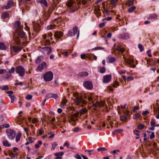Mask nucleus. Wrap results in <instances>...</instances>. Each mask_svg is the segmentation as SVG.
I'll use <instances>...</instances> for the list:
<instances>
[{"label":"nucleus","instance_id":"1","mask_svg":"<svg viewBox=\"0 0 159 159\" xmlns=\"http://www.w3.org/2000/svg\"><path fill=\"white\" fill-rule=\"evenodd\" d=\"M14 28L16 30V32L18 33V35L21 38H24L25 35V33L23 31V26L20 25V21H16L14 25Z\"/></svg>","mask_w":159,"mask_h":159},{"label":"nucleus","instance_id":"2","mask_svg":"<svg viewBox=\"0 0 159 159\" xmlns=\"http://www.w3.org/2000/svg\"><path fill=\"white\" fill-rule=\"evenodd\" d=\"M74 96L76 97V98L73 99L74 102L77 105H80L82 107H83L84 105L87 103V102L84 100L82 99L81 97L79 96L77 93H74Z\"/></svg>","mask_w":159,"mask_h":159},{"label":"nucleus","instance_id":"3","mask_svg":"<svg viewBox=\"0 0 159 159\" xmlns=\"http://www.w3.org/2000/svg\"><path fill=\"white\" fill-rule=\"evenodd\" d=\"M6 132L8 138L11 140H13L16 136L15 131L13 129H7L6 130Z\"/></svg>","mask_w":159,"mask_h":159},{"label":"nucleus","instance_id":"4","mask_svg":"<svg viewBox=\"0 0 159 159\" xmlns=\"http://www.w3.org/2000/svg\"><path fill=\"white\" fill-rule=\"evenodd\" d=\"M16 72L20 76H23L24 75L25 70L23 66H20L16 67Z\"/></svg>","mask_w":159,"mask_h":159},{"label":"nucleus","instance_id":"5","mask_svg":"<svg viewBox=\"0 0 159 159\" xmlns=\"http://www.w3.org/2000/svg\"><path fill=\"white\" fill-rule=\"evenodd\" d=\"M53 77V74L52 72L48 71L46 72L43 75V79L45 81H51Z\"/></svg>","mask_w":159,"mask_h":159},{"label":"nucleus","instance_id":"6","mask_svg":"<svg viewBox=\"0 0 159 159\" xmlns=\"http://www.w3.org/2000/svg\"><path fill=\"white\" fill-rule=\"evenodd\" d=\"M41 51L44 54H47L48 55L51 52L52 49L50 47H45L42 48L41 49Z\"/></svg>","mask_w":159,"mask_h":159},{"label":"nucleus","instance_id":"7","mask_svg":"<svg viewBox=\"0 0 159 159\" xmlns=\"http://www.w3.org/2000/svg\"><path fill=\"white\" fill-rule=\"evenodd\" d=\"M83 85L85 88L88 89H91L93 87L92 83L89 81L84 82Z\"/></svg>","mask_w":159,"mask_h":159},{"label":"nucleus","instance_id":"8","mask_svg":"<svg viewBox=\"0 0 159 159\" xmlns=\"http://www.w3.org/2000/svg\"><path fill=\"white\" fill-rule=\"evenodd\" d=\"M46 67V63L45 61L43 62L40 65H39L37 68L36 70L38 71H42Z\"/></svg>","mask_w":159,"mask_h":159},{"label":"nucleus","instance_id":"9","mask_svg":"<svg viewBox=\"0 0 159 159\" xmlns=\"http://www.w3.org/2000/svg\"><path fill=\"white\" fill-rule=\"evenodd\" d=\"M111 79V76L110 75H106L103 76V82L104 83H107L110 81Z\"/></svg>","mask_w":159,"mask_h":159},{"label":"nucleus","instance_id":"10","mask_svg":"<svg viewBox=\"0 0 159 159\" xmlns=\"http://www.w3.org/2000/svg\"><path fill=\"white\" fill-rule=\"evenodd\" d=\"M63 35V33L60 31H55L54 32V36L56 39H60Z\"/></svg>","mask_w":159,"mask_h":159},{"label":"nucleus","instance_id":"11","mask_svg":"<svg viewBox=\"0 0 159 159\" xmlns=\"http://www.w3.org/2000/svg\"><path fill=\"white\" fill-rule=\"evenodd\" d=\"M13 4V1L11 0H9L7 3L6 5H4L2 7V8L3 9H8L11 7Z\"/></svg>","mask_w":159,"mask_h":159},{"label":"nucleus","instance_id":"12","mask_svg":"<svg viewBox=\"0 0 159 159\" xmlns=\"http://www.w3.org/2000/svg\"><path fill=\"white\" fill-rule=\"evenodd\" d=\"M119 38L124 39H128L129 38V35L128 33H125L120 34Z\"/></svg>","mask_w":159,"mask_h":159},{"label":"nucleus","instance_id":"13","mask_svg":"<svg viewBox=\"0 0 159 159\" xmlns=\"http://www.w3.org/2000/svg\"><path fill=\"white\" fill-rule=\"evenodd\" d=\"M125 62L126 65H129L130 66L134 63V60L132 59H126L125 57H124Z\"/></svg>","mask_w":159,"mask_h":159},{"label":"nucleus","instance_id":"14","mask_svg":"<svg viewBox=\"0 0 159 159\" xmlns=\"http://www.w3.org/2000/svg\"><path fill=\"white\" fill-rule=\"evenodd\" d=\"M58 95L57 94L48 93L46 96V98L47 99L50 98H53L56 99Z\"/></svg>","mask_w":159,"mask_h":159},{"label":"nucleus","instance_id":"15","mask_svg":"<svg viewBox=\"0 0 159 159\" xmlns=\"http://www.w3.org/2000/svg\"><path fill=\"white\" fill-rule=\"evenodd\" d=\"M116 61V58L114 57L109 56L107 58V61L108 63H113Z\"/></svg>","mask_w":159,"mask_h":159},{"label":"nucleus","instance_id":"16","mask_svg":"<svg viewBox=\"0 0 159 159\" xmlns=\"http://www.w3.org/2000/svg\"><path fill=\"white\" fill-rule=\"evenodd\" d=\"M78 28L76 26H75L73 28V34H74V35L77 33L78 32L77 35V38L78 39L79 36L80 31H78Z\"/></svg>","mask_w":159,"mask_h":159},{"label":"nucleus","instance_id":"17","mask_svg":"<svg viewBox=\"0 0 159 159\" xmlns=\"http://www.w3.org/2000/svg\"><path fill=\"white\" fill-rule=\"evenodd\" d=\"M34 29L36 31L39 30L40 28V25L37 23L34 22L33 24Z\"/></svg>","mask_w":159,"mask_h":159},{"label":"nucleus","instance_id":"18","mask_svg":"<svg viewBox=\"0 0 159 159\" xmlns=\"http://www.w3.org/2000/svg\"><path fill=\"white\" fill-rule=\"evenodd\" d=\"M88 73L87 72L84 71L80 73L79 75L81 77H84L87 76L88 75Z\"/></svg>","mask_w":159,"mask_h":159},{"label":"nucleus","instance_id":"19","mask_svg":"<svg viewBox=\"0 0 159 159\" xmlns=\"http://www.w3.org/2000/svg\"><path fill=\"white\" fill-rule=\"evenodd\" d=\"M37 2L43 4L45 7H47L48 4L46 0H38L37 1Z\"/></svg>","mask_w":159,"mask_h":159},{"label":"nucleus","instance_id":"20","mask_svg":"<svg viewBox=\"0 0 159 159\" xmlns=\"http://www.w3.org/2000/svg\"><path fill=\"white\" fill-rule=\"evenodd\" d=\"M3 145L6 147H9L11 146V144L9 143V141L7 140H5L2 142Z\"/></svg>","mask_w":159,"mask_h":159},{"label":"nucleus","instance_id":"21","mask_svg":"<svg viewBox=\"0 0 159 159\" xmlns=\"http://www.w3.org/2000/svg\"><path fill=\"white\" fill-rule=\"evenodd\" d=\"M66 100L63 99L62 100L61 104V107L62 108H64L66 105Z\"/></svg>","mask_w":159,"mask_h":159},{"label":"nucleus","instance_id":"22","mask_svg":"<svg viewBox=\"0 0 159 159\" xmlns=\"http://www.w3.org/2000/svg\"><path fill=\"white\" fill-rule=\"evenodd\" d=\"M12 48L14 51L15 52H19L22 49V48L21 47H17L16 46H13Z\"/></svg>","mask_w":159,"mask_h":159},{"label":"nucleus","instance_id":"23","mask_svg":"<svg viewBox=\"0 0 159 159\" xmlns=\"http://www.w3.org/2000/svg\"><path fill=\"white\" fill-rule=\"evenodd\" d=\"M19 37L21 38L20 36L18 35V36H16L14 38L15 41L18 44H20V41Z\"/></svg>","mask_w":159,"mask_h":159},{"label":"nucleus","instance_id":"24","mask_svg":"<svg viewBox=\"0 0 159 159\" xmlns=\"http://www.w3.org/2000/svg\"><path fill=\"white\" fill-rule=\"evenodd\" d=\"M7 49L6 46L3 42H0V49L1 50H5Z\"/></svg>","mask_w":159,"mask_h":159},{"label":"nucleus","instance_id":"25","mask_svg":"<svg viewBox=\"0 0 159 159\" xmlns=\"http://www.w3.org/2000/svg\"><path fill=\"white\" fill-rule=\"evenodd\" d=\"M43 59V57L42 56H39L36 59L35 62L36 64H39L40 63Z\"/></svg>","mask_w":159,"mask_h":159},{"label":"nucleus","instance_id":"26","mask_svg":"<svg viewBox=\"0 0 159 159\" xmlns=\"http://www.w3.org/2000/svg\"><path fill=\"white\" fill-rule=\"evenodd\" d=\"M21 136V134L20 133H18L17 134L16 139V142H18L20 140Z\"/></svg>","mask_w":159,"mask_h":159},{"label":"nucleus","instance_id":"27","mask_svg":"<svg viewBox=\"0 0 159 159\" xmlns=\"http://www.w3.org/2000/svg\"><path fill=\"white\" fill-rule=\"evenodd\" d=\"M123 131V130L122 129H118L114 131L112 133L113 134L115 135L116 134H117L120 133Z\"/></svg>","mask_w":159,"mask_h":159},{"label":"nucleus","instance_id":"28","mask_svg":"<svg viewBox=\"0 0 159 159\" xmlns=\"http://www.w3.org/2000/svg\"><path fill=\"white\" fill-rule=\"evenodd\" d=\"M86 152H89V155H92L93 153H95V151L93 149L92 150H87L85 151Z\"/></svg>","mask_w":159,"mask_h":159},{"label":"nucleus","instance_id":"29","mask_svg":"<svg viewBox=\"0 0 159 159\" xmlns=\"http://www.w3.org/2000/svg\"><path fill=\"white\" fill-rule=\"evenodd\" d=\"M73 4V1L72 0H70L66 3V5L68 7H71L72 6Z\"/></svg>","mask_w":159,"mask_h":159},{"label":"nucleus","instance_id":"30","mask_svg":"<svg viewBox=\"0 0 159 159\" xmlns=\"http://www.w3.org/2000/svg\"><path fill=\"white\" fill-rule=\"evenodd\" d=\"M55 25H48L47 26V30H51L53 29H54L55 28Z\"/></svg>","mask_w":159,"mask_h":159},{"label":"nucleus","instance_id":"31","mask_svg":"<svg viewBox=\"0 0 159 159\" xmlns=\"http://www.w3.org/2000/svg\"><path fill=\"white\" fill-rule=\"evenodd\" d=\"M157 17V16L156 14H152L150 15L148 17V19L150 20H153L156 18Z\"/></svg>","mask_w":159,"mask_h":159},{"label":"nucleus","instance_id":"32","mask_svg":"<svg viewBox=\"0 0 159 159\" xmlns=\"http://www.w3.org/2000/svg\"><path fill=\"white\" fill-rule=\"evenodd\" d=\"M57 145V143L56 142H53L52 143V147L51 148V150L53 151L55 149V148Z\"/></svg>","mask_w":159,"mask_h":159},{"label":"nucleus","instance_id":"33","mask_svg":"<svg viewBox=\"0 0 159 159\" xmlns=\"http://www.w3.org/2000/svg\"><path fill=\"white\" fill-rule=\"evenodd\" d=\"M9 96L11 99V102H13L16 99V97L13 95H9Z\"/></svg>","mask_w":159,"mask_h":159},{"label":"nucleus","instance_id":"34","mask_svg":"<svg viewBox=\"0 0 159 159\" xmlns=\"http://www.w3.org/2000/svg\"><path fill=\"white\" fill-rule=\"evenodd\" d=\"M115 48L118 51L122 53L124 51V49L122 48H121L119 46H117L116 48V47H115Z\"/></svg>","mask_w":159,"mask_h":159},{"label":"nucleus","instance_id":"35","mask_svg":"<svg viewBox=\"0 0 159 159\" xmlns=\"http://www.w3.org/2000/svg\"><path fill=\"white\" fill-rule=\"evenodd\" d=\"M8 16L9 14L7 12H4L2 14L1 18L4 19L8 17Z\"/></svg>","mask_w":159,"mask_h":159},{"label":"nucleus","instance_id":"36","mask_svg":"<svg viewBox=\"0 0 159 159\" xmlns=\"http://www.w3.org/2000/svg\"><path fill=\"white\" fill-rule=\"evenodd\" d=\"M64 154V153L63 152H61L55 153L54 155L57 156V157H60V156L61 157V156L63 155Z\"/></svg>","mask_w":159,"mask_h":159},{"label":"nucleus","instance_id":"37","mask_svg":"<svg viewBox=\"0 0 159 159\" xmlns=\"http://www.w3.org/2000/svg\"><path fill=\"white\" fill-rule=\"evenodd\" d=\"M99 104V102H97L96 103H93L92 104V106L95 107H100V105Z\"/></svg>","mask_w":159,"mask_h":159},{"label":"nucleus","instance_id":"38","mask_svg":"<svg viewBox=\"0 0 159 159\" xmlns=\"http://www.w3.org/2000/svg\"><path fill=\"white\" fill-rule=\"evenodd\" d=\"M28 139L29 142L31 143H32L34 142L35 140V138L34 137H28Z\"/></svg>","mask_w":159,"mask_h":159},{"label":"nucleus","instance_id":"39","mask_svg":"<svg viewBox=\"0 0 159 159\" xmlns=\"http://www.w3.org/2000/svg\"><path fill=\"white\" fill-rule=\"evenodd\" d=\"M135 8L136 7L135 6H132L129 9L128 11L129 12L131 13L135 9Z\"/></svg>","mask_w":159,"mask_h":159},{"label":"nucleus","instance_id":"40","mask_svg":"<svg viewBox=\"0 0 159 159\" xmlns=\"http://www.w3.org/2000/svg\"><path fill=\"white\" fill-rule=\"evenodd\" d=\"M10 125L8 124H3L0 126L1 128H8L9 127Z\"/></svg>","mask_w":159,"mask_h":159},{"label":"nucleus","instance_id":"41","mask_svg":"<svg viewBox=\"0 0 159 159\" xmlns=\"http://www.w3.org/2000/svg\"><path fill=\"white\" fill-rule=\"evenodd\" d=\"M87 111L88 110L86 108H84L80 110L79 112L81 114H82L84 113L87 112Z\"/></svg>","mask_w":159,"mask_h":159},{"label":"nucleus","instance_id":"42","mask_svg":"<svg viewBox=\"0 0 159 159\" xmlns=\"http://www.w3.org/2000/svg\"><path fill=\"white\" fill-rule=\"evenodd\" d=\"M38 143L36 144L35 145V147L36 148H39L40 147V145L42 144V142L41 141H39L38 142Z\"/></svg>","mask_w":159,"mask_h":159},{"label":"nucleus","instance_id":"43","mask_svg":"<svg viewBox=\"0 0 159 159\" xmlns=\"http://www.w3.org/2000/svg\"><path fill=\"white\" fill-rule=\"evenodd\" d=\"M107 150V148L105 147H100L98 148L97 150L98 151H105Z\"/></svg>","mask_w":159,"mask_h":159},{"label":"nucleus","instance_id":"44","mask_svg":"<svg viewBox=\"0 0 159 159\" xmlns=\"http://www.w3.org/2000/svg\"><path fill=\"white\" fill-rule=\"evenodd\" d=\"M144 127V125H143V124H140L138 126L137 128L141 130V129H143Z\"/></svg>","mask_w":159,"mask_h":159},{"label":"nucleus","instance_id":"45","mask_svg":"<svg viewBox=\"0 0 159 159\" xmlns=\"http://www.w3.org/2000/svg\"><path fill=\"white\" fill-rule=\"evenodd\" d=\"M15 68L12 67L9 70V73L10 74L13 73L15 72Z\"/></svg>","mask_w":159,"mask_h":159},{"label":"nucleus","instance_id":"46","mask_svg":"<svg viewBox=\"0 0 159 159\" xmlns=\"http://www.w3.org/2000/svg\"><path fill=\"white\" fill-rule=\"evenodd\" d=\"M106 71V68L104 67H103L100 69V72L101 73H104Z\"/></svg>","mask_w":159,"mask_h":159},{"label":"nucleus","instance_id":"47","mask_svg":"<svg viewBox=\"0 0 159 159\" xmlns=\"http://www.w3.org/2000/svg\"><path fill=\"white\" fill-rule=\"evenodd\" d=\"M134 2L133 0H129L127 2V4L129 6H131L133 5Z\"/></svg>","mask_w":159,"mask_h":159},{"label":"nucleus","instance_id":"48","mask_svg":"<svg viewBox=\"0 0 159 159\" xmlns=\"http://www.w3.org/2000/svg\"><path fill=\"white\" fill-rule=\"evenodd\" d=\"M127 118V117L125 116H120V120L121 121L125 120Z\"/></svg>","mask_w":159,"mask_h":159},{"label":"nucleus","instance_id":"49","mask_svg":"<svg viewBox=\"0 0 159 159\" xmlns=\"http://www.w3.org/2000/svg\"><path fill=\"white\" fill-rule=\"evenodd\" d=\"M138 47L139 49H140V52H142L143 50V48L142 45L140 44H139L138 45Z\"/></svg>","mask_w":159,"mask_h":159},{"label":"nucleus","instance_id":"50","mask_svg":"<svg viewBox=\"0 0 159 159\" xmlns=\"http://www.w3.org/2000/svg\"><path fill=\"white\" fill-rule=\"evenodd\" d=\"M25 27L26 28V29L28 30L29 34H31V33H30V27L27 26L26 23H25Z\"/></svg>","mask_w":159,"mask_h":159},{"label":"nucleus","instance_id":"51","mask_svg":"<svg viewBox=\"0 0 159 159\" xmlns=\"http://www.w3.org/2000/svg\"><path fill=\"white\" fill-rule=\"evenodd\" d=\"M134 79V77L132 76H128L126 78V80L130 81L133 80Z\"/></svg>","mask_w":159,"mask_h":159},{"label":"nucleus","instance_id":"52","mask_svg":"<svg viewBox=\"0 0 159 159\" xmlns=\"http://www.w3.org/2000/svg\"><path fill=\"white\" fill-rule=\"evenodd\" d=\"M67 35L69 36H74V34L71 31H69L68 32Z\"/></svg>","mask_w":159,"mask_h":159},{"label":"nucleus","instance_id":"53","mask_svg":"<svg viewBox=\"0 0 159 159\" xmlns=\"http://www.w3.org/2000/svg\"><path fill=\"white\" fill-rule=\"evenodd\" d=\"M104 48L100 47H97L91 49V50H97L103 49Z\"/></svg>","mask_w":159,"mask_h":159},{"label":"nucleus","instance_id":"54","mask_svg":"<svg viewBox=\"0 0 159 159\" xmlns=\"http://www.w3.org/2000/svg\"><path fill=\"white\" fill-rule=\"evenodd\" d=\"M117 0H111V3L112 5H115L117 3Z\"/></svg>","mask_w":159,"mask_h":159},{"label":"nucleus","instance_id":"55","mask_svg":"<svg viewBox=\"0 0 159 159\" xmlns=\"http://www.w3.org/2000/svg\"><path fill=\"white\" fill-rule=\"evenodd\" d=\"M52 38L51 37V38H50V39H45V43H46L47 44H48V43H50V41L51 40H52Z\"/></svg>","mask_w":159,"mask_h":159},{"label":"nucleus","instance_id":"56","mask_svg":"<svg viewBox=\"0 0 159 159\" xmlns=\"http://www.w3.org/2000/svg\"><path fill=\"white\" fill-rule=\"evenodd\" d=\"M2 89L4 90H8L9 89L7 85L2 86Z\"/></svg>","mask_w":159,"mask_h":159},{"label":"nucleus","instance_id":"57","mask_svg":"<svg viewBox=\"0 0 159 159\" xmlns=\"http://www.w3.org/2000/svg\"><path fill=\"white\" fill-rule=\"evenodd\" d=\"M155 135L154 132H152L150 136V139H152L155 137Z\"/></svg>","mask_w":159,"mask_h":159},{"label":"nucleus","instance_id":"58","mask_svg":"<svg viewBox=\"0 0 159 159\" xmlns=\"http://www.w3.org/2000/svg\"><path fill=\"white\" fill-rule=\"evenodd\" d=\"M32 96L30 95H28L25 97L27 100H30L32 99Z\"/></svg>","mask_w":159,"mask_h":159},{"label":"nucleus","instance_id":"59","mask_svg":"<svg viewBox=\"0 0 159 159\" xmlns=\"http://www.w3.org/2000/svg\"><path fill=\"white\" fill-rule=\"evenodd\" d=\"M134 133L137 136H139V134L138 133L139 131L138 130H135L134 131Z\"/></svg>","mask_w":159,"mask_h":159},{"label":"nucleus","instance_id":"60","mask_svg":"<svg viewBox=\"0 0 159 159\" xmlns=\"http://www.w3.org/2000/svg\"><path fill=\"white\" fill-rule=\"evenodd\" d=\"M78 10V8H75V9H73L72 10H71L69 11V12L70 13H73L75 12V11H77Z\"/></svg>","mask_w":159,"mask_h":159},{"label":"nucleus","instance_id":"61","mask_svg":"<svg viewBox=\"0 0 159 159\" xmlns=\"http://www.w3.org/2000/svg\"><path fill=\"white\" fill-rule=\"evenodd\" d=\"M151 125L152 126H154L155 125V122L154 120H152L150 122Z\"/></svg>","mask_w":159,"mask_h":159},{"label":"nucleus","instance_id":"62","mask_svg":"<svg viewBox=\"0 0 159 159\" xmlns=\"http://www.w3.org/2000/svg\"><path fill=\"white\" fill-rule=\"evenodd\" d=\"M7 71L6 70L3 69H1L0 70V74H2L4 73H5Z\"/></svg>","mask_w":159,"mask_h":159},{"label":"nucleus","instance_id":"63","mask_svg":"<svg viewBox=\"0 0 159 159\" xmlns=\"http://www.w3.org/2000/svg\"><path fill=\"white\" fill-rule=\"evenodd\" d=\"M81 58L82 59H84L86 58V56L85 54H81L80 56Z\"/></svg>","mask_w":159,"mask_h":159},{"label":"nucleus","instance_id":"64","mask_svg":"<svg viewBox=\"0 0 159 159\" xmlns=\"http://www.w3.org/2000/svg\"><path fill=\"white\" fill-rule=\"evenodd\" d=\"M75 157L77 159H82L81 157L78 154H76Z\"/></svg>","mask_w":159,"mask_h":159}]
</instances>
